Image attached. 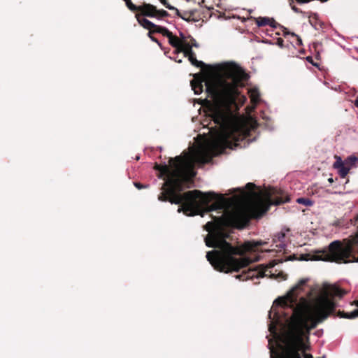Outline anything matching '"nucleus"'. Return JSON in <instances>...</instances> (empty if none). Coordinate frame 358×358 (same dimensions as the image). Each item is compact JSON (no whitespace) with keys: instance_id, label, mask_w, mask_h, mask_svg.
<instances>
[{"instance_id":"nucleus-1","label":"nucleus","mask_w":358,"mask_h":358,"mask_svg":"<svg viewBox=\"0 0 358 358\" xmlns=\"http://www.w3.org/2000/svg\"><path fill=\"white\" fill-rule=\"evenodd\" d=\"M308 281L307 278L301 279L285 296L274 302L282 308H292L293 313L280 343H277L275 349L270 348L271 358H301L302 354L310 350V331L334 311L335 304L327 296L317 299L311 305L305 297H301L297 303L298 295Z\"/></svg>"},{"instance_id":"nucleus-2","label":"nucleus","mask_w":358,"mask_h":358,"mask_svg":"<svg viewBox=\"0 0 358 358\" xmlns=\"http://www.w3.org/2000/svg\"><path fill=\"white\" fill-rule=\"evenodd\" d=\"M224 74L231 82L221 80L210 84L199 75H195L191 81L192 88L196 94L203 92V82H205L206 91L214 101V105L209 108L208 116L213 121L215 127H217V131L210 145L217 153L238 146L239 142L250 136V129L245 125L236 123L229 109L230 106L236 103L239 94L238 87L242 85L243 80L248 79V75L236 66L226 68Z\"/></svg>"},{"instance_id":"nucleus-3","label":"nucleus","mask_w":358,"mask_h":358,"mask_svg":"<svg viewBox=\"0 0 358 358\" xmlns=\"http://www.w3.org/2000/svg\"><path fill=\"white\" fill-rule=\"evenodd\" d=\"M213 222H208L203 229L208 234L204 238L206 246L218 250L208 251L207 260L213 268L220 271L229 273L238 271L248 266L251 260L249 258L234 257V255H243L246 252L255 251L258 247L264 244L262 241H247L241 246H233L227 241L230 235L226 227L243 229L250 222L248 213L243 209H237L229 212L220 217H213Z\"/></svg>"},{"instance_id":"nucleus-4","label":"nucleus","mask_w":358,"mask_h":358,"mask_svg":"<svg viewBox=\"0 0 358 358\" xmlns=\"http://www.w3.org/2000/svg\"><path fill=\"white\" fill-rule=\"evenodd\" d=\"M169 162V165L156 164L154 169L159 172L158 177L165 180L161 187L162 192L159 194L158 199L171 203L173 198L180 196L183 190V179L186 171H191L192 176H195V173L193 172V162L186 157L176 156L170 158Z\"/></svg>"},{"instance_id":"nucleus-5","label":"nucleus","mask_w":358,"mask_h":358,"mask_svg":"<svg viewBox=\"0 0 358 358\" xmlns=\"http://www.w3.org/2000/svg\"><path fill=\"white\" fill-rule=\"evenodd\" d=\"M171 203L181 204L178 211H182L187 216L200 215L215 210H224L227 200L223 194H217L213 192L203 193L200 190L187 191L180 196L173 198Z\"/></svg>"},{"instance_id":"nucleus-6","label":"nucleus","mask_w":358,"mask_h":358,"mask_svg":"<svg viewBox=\"0 0 358 358\" xmlns=\"http://www.w3.org/2000/svg\"><path fill=\"white\" fill-rule=\"evenodd\" d=\"M273 195L268 196L266 199H259L255 203V207L259 210V214L263 215L269 210L271 205H280L289 201V197L282 190H275Z\"/></svg>"},{"instance_id":"nucleus-7","label":"nucleus","mask_w":358,"mask_h":358,"mask_svg":"<svg viewBox=\"0 0 358 358\" xmlns=\"http://www.w3.org/2000/svg\"><path fill=\"white\" fill-rule=\"evenodd\" d=\"M275 264V261L273 260L266 266L264 264H260L253 269H248V272L246 273V278H263L267 275L266 272L270 273L271 278H275L274 274H272L271 271L268 270L273 268Z\"/></svg>"},{"instance_id":"nucleus-8","label":"nucleus","mask_w":358,"mask_h":358,"mask_svg":"<svg viewBox=\"0 0 358 358\" xmlns=\"http://www.w3.org/2000/svg\"><path fill=\"white\" fill-rule=\"evenodd\" d=\"M136 17L137 18L138 22L145 29L152 31L153 32H157L160 34L162 32L161 29H164V27H162L159 25H157L148 20V19L140 16L139 14L136 15Z\"/></svg>"},{"instance_id":"nucleus-9","label":"nucleus","mask_w":358,"mask_h":358,"mask_svg":"<svg viewBox=\"0 0 358 358\" xmlns=\"http://www.w3.org/2000/svg\"><path fill=\"white\" fill-rule=\"evenodd\" d=\"M354 224L357 228V233L352 236V262H358V215L354 217Z\"/></svg>"},{"instance_id":"nucleus-10","label":"nucleus","mask_w":358,"mask_h":358,"mask_svg":"<svg viewBox=\"0 0 358 358\" xmlns=\"http://www.w3.org/2000/svg\"><path fill=\"white\" fill-rule=\"evenodd\" d=\"M161 31L162 32L160 34L169 38V44L175 48L176 49V52H177L178 48L181 45L182 38H179L178 36H174L173 33L166 27L161 29Z\"/></svg>"},{"instance_id":"nucleus-11","label":"nucleus","mask_w":358,"mask_h":358,"mask_svg":"<svg viewBox=\"0 0 358 358\" xmlns=\"http://www.w3.org/2000/svg\"><path fill=\"white\" fill-rule=\"evenodd\" d=\"M255 22L259 27L269 25L273 28L280 27L285 29V27L278 23L273 18H270L268 17H259L256 19Z\"/></svg>"},{"instance_id":"nucleus-12","label":"nucleus","mask_w":358,"mask_h":358,"mask_svg":"<svg viewBox=\"0 0 358 358\" xmlns=\"http://www.w3.org/2000/svg\"><path fill=\"white\" fill-rule=\"evenodd\" d=\"M345 294H346V292L343 289H341V288H339L338 287H336V286H332V287H330L328 293L324 294V295H322V296H327L330 300H331L334 303V304H335V309H334V310H336V304L334 301V300L329 297V295L331 296L342 297ZM320 297H322V296H320ZM319 298H320V296H319ZM317 299H318V297H317ZM316 299H317V298L315 300H316ZM315 301H314L313 302H315ZM334 312H335V311H334ZM334 313H332V315H334ZM330 315H331V314Z\"/></svg>"},{"instance_id":"nucleus-13","label":"nucleus","mask_w":358,"mask_h":358,"mask_svg":"<svg viewBox=\"0 0 358 358\" xmlns=\"http://www.w3.org/2000/svg\"><path fill=\"white\" fill-rule=\"evenodd\" d=\"M141 15L150 17H155L157 13V7L150 3H143L140 8Z\"/></svg>"},{"instance_id":"nucleus-14","label":"nucleus","mask_w":358,"mask_h":358,"mask_svg":"<svg viewBox=\"0 0 358 358\" xmlns=\"http://www.w3.org/2000/svg\"><path fill=\"white\" fill-rule=\"evenodd\" d=\"M182 36L181 45L178 48L176 52H183L184 55L189 53V52L192 51V45H190V42H189L185 36H184L182 34H180Z\"/></svg>"},{"instance_id":"nucleus-15","label":"nucleus","mask_w":358,"mask_h":358,"mask_svg":"<svg viewBox=\"0 0 358 358\" xmlns=\"http://www.w3.org/2000/svg\"><path fill=\"white\" fill-rule=\"evenodd\" d=\"M308 21L315 29H320L323 27L324 24L319 20L317 13H310L308 15Z\"/></svg>"},{"instance_id":"nucleus-16","label":"nucleus","mask_w":358,"mask_h":358,"mask_svg":"<svg viewBox=\"0 0 358 358\" xmlns=\"http://www.w3.org/2000/svg\"><path fill=\"white\" fill-rule=\"evenodd\" d=\"M184 56L188 57V59L191 64L196 67L203 68L206 66V64L203 62L196 59V55L193 50L189 52V53L185 55Z\"/></svg>"},{"instance_id":"nucleus-17","label":"nucleus","mask_w":358,"mask_h":358,"mask_svg":"<svg viewBox=\"0 0 358 358\" xmlns=\"http://www.w3.org/2000/svg\"><path fill=\"white\" fill-rule=\"evenodd\" d=\"M159 1L166 8L171 10H175L177 16L181 17L182 19H183L185 20H187V19L185 17L187 13H185L184 15H182L181 13H180V11L176 7L171 6L167 1V0H159Z\"/></svg>"},{"instance_id":"nucleus-18","label":"nucleus","mask_w":358,"mask_h":358,"mask_svg":"<svg viewBox=\"0 0 358 358\" xmlns=\"http://www.w3.org/2000/svg\"><path fill=\"white\" fill-rule=\"evenodd\" d=\"M338 315L340 317L347 318V319H354L358 317V309L353 310L351 313H345L343 311H339L338 313Z\"/></svg>"},{"instance_id":"nucleus-19","label":"nucleus","mask_w":358,"mask_h":358,"mask_svg":"<svg viewBox=\"0 0 358 358\" xmlns=\"http://www.w3.org/2000/svg\"><path fill=\"white\" fill-rule=\"evenodd\" d=\"M358 162V157L355 156H350L345 159V165L349 167L350 170L352 167L356 166V164Z\"/></svg>"},{"instance_id":"nucleus-20","label":"nucleus","mask_w":358,"mask_h":358,"mask_svg":"<svg viewBox=\"0 0 358 358\" xmlns=\"http://www.w3.org/2000/svg\"><path fill=\"white\" fill-rule=\"evenodd\" d=\"M296 202L306 206H311L313 204V202L310 199L303 197L298 198Z\"/></svg>"},{"instance_id":"nucleus-21","label":"nucleus","mask_w":358,"mask_h":358,"mask_svg":"<svg viewBox=\"0 0 358 358\" xmlns=\"http://www.w3.org/2000/svg\"><path fill=\"white\" fill-rule=\"evenodd\" d=\"M338 174L342 178H345L347 175L348 174L350 169L348 166H346L344 165L343 166L341 167L338 169Z\"/></svg>"},{"instance_id":"nucleus-22","label":"nucleus","mask_w":358,"mask_h":358,"mask_svg":"<svg viewBox=\"0 0 358 358\" xmlns=\"http://www.w3.org/2000/svg\"><path fill=\"white\" fill-rule=\"evenodd\" d=\"M285 238V234L284 232H279L274 236L273 241L277 242L279 241L280 243H284Z\"/></svg>"},{"instance_id":"nucleus-23","label":"nucleus","mask_w":358,"mask_h":358,"mask_svg":"<svg viewBox=\"0 0 358 358\" xmlns=\"http://www.w3.org/2000/svg\"><path fill=\"white\" fill-rule=\"evenodd\" d=\"M169 16V13L165 10H157V13H156V16L155 17L158 18V19H162L163 17H168Z\"/></svg>"},{"instance_id":"nucleus-24","label":"nucleus","mask_w":358,"mask_h":358,"mask_svg":"<svg viewBox=\"0 0 358 358\" xmlns=\"http://www.w3.org/2000/svg\"><path fill=\"white\" fill-rule=\"evenodd\" d=\"M126 5L128 7V8L129 10H131V11H134V12L138 11V12H140L141 6H136L131 1L127 2V3Z\"/></svg>"},{"instance_id":"nucleus-25","label":"nucleus","mask_w":358,"mask_h":358,"mask_svg":"<svg viewBox=\"0 0 358 358\" xmlns=\"http://www.w3.org/2000/svg\"><path fill=\"white\" fill-rule=\"evenodd\" d=\"M345 165V161H342L341 157H338L337 160L334 164V167L336 169H340L341 167Z\"/></svg>"},{"instance_id":"nucleus-26","label":"nucleus","mask_w":358,"mask_h":358,"mask_svg":"<svg viewBox=\"0 0 358 358\" xmlns=\"http://www.w3.org/2000/svg\"><path fill=\"white\" fill-rule=\"evenodd\" d=\"M289 5L292 8V9L295 12V13H301L302 11L300 10L299 8H298L295 5H294V0H290L289 1Z\"/></svg>"},{"instance_id":"nucleus-27","label":"nucleus","mask_w":358,"mask_h":358,"mask_svg":"<svg viewBox=\"0 0 358 358\" xmlns=\"http://www.w3.org/2000/svg\"><path fill=\"white\" fill-rule=\"evenodd\" d=\"M155 32L152 31H150L148 33V37L154 42L157 43L159 45H160V43L159 42V41L154 36H152V34H154Z\"/></svg>"},{"instance_id":"nucleus-28","label":"nucleus","mask_w":358,"mask_h":358,"mask_svg":"<svg viewBox=\"0 0 358 358\" xmlns=\"http://www.w3.org/2000/svg\"><path fill=\"white\" fill-rule=\"evenodd\" d=\"M188 38H189V39H190L189 42H190V45H192V48L193 47H196V48L199 47V44L197 43V42L196 41V40L194 38H192L190 36Z\"/></svg>"},{"instance_id":"nucleus-29","label":"nucleus","mask_w":358,"mask_h":358,"mask_svg":"<svg viewBox=\"0 0 358 358\" xmlns=\"http://www.w3.org/2000/svg\"><path fill=\"white\" fill-rule=\"evenodd\" d=\"M134 185L136 188H138V189H143V188H147L148 187V185H143L141 184V182H135L134 183Z\"/></svg>"},{"instance_id":"nucleus-30","label":"nucleus","mask_w":358,"mask_h":358,"mask_svg":"<svg viewBox=\"0 0 358 358\" xmlns=\"http://www.w3.org/2000/svg\"><path fill=\"white\" fill-rule=\"evenodd\" d=\"M245 187L249 191H253L255 189V188L256 187V186L254 183L248 182V183H247Z\"/></svg>"},{"instance_id":"nucleus-31","label":"nucleus","mask_w":358,"mask_h":358,"mask_svg":"<svg viewBox=\"0 0 358 358\" xmlns=\"http://www.w3.org/2000/svg\"><path fill=\"white\" fill-rule=\"evenodd\" d=\"M302 357H303V358H313V355L308 353L302 354Z\"/></svg>"},{"instance_id":"nucleus-32","label":"nucleus","mask_w":358,"mask_h":358,"mask_svg":"<svg viewBox=\"0 0 358 358\" xmlns=\"http://www.w3.org/2000/svg\"><path fill=\"white\" fill-rule=\"evenodd\" d=\"M306 60H307L308 62H310L311 64H313V65L317 66L316 64H315L313 63V58H312L311 57H310V56H309V57H306Z\"/></svg>"},{"instance_id":"nucleus-33","label":"nucleus","mask_w":358,"mask_h":358,"mask_svg":"<svg viewBox=\"0 0 358 358\" xmlns=\"http://www.w3.org/2000/svg\"><path fill=\"white\" fill-rule=\"evenodd\" d=\"M278 44L280 46L283 45V40L281 38L278 39Z\"/></svg>"},{"instance_id":"nucleus-34","label":"nucleus","mask_w":358,"mask_h":358,"mask_svg":"<svg viewBox=\"0 0 358 358\" xmlns=\"http://www.w3.org/2000/svg\"><path fill=\"white\" fill-rule=\"evenodd\" d=\"M269 331L271 332H273V331H275V327L274 326H273L272 324H270L269 325Z\"/></svg>"},{"instance_id":"nucleus-35","label":"nucleus","mask_w":358,"mask_h":358,"mask_svg":"<svg viewBox=\"0 0 358 358\" xmlns=\"http://www.w3.org/2000/svg\"><path fill=\"white\" fill-rule=\"evenodd\" d=\"M354 105L358 108V96H357V98L355 99V100L354 101Z\"/></svg>"},{"instance_id":"nucleus-36","label":"nucleus","mask_w":358,"mask_h":358,"mask_svg":"<svg viewBox=\"0 0 358 358\" xmlns=\"http://www.w3.org/2000/svg\"><path fill=\"white\" fill-rule=\"evenodd\" d=\"M354 303L358 307V300L355 301Z\"/></svg>"},{"instance_id":"nucleus-37","label":"nucleus","mask_w":358,"mask_h":358,"mask_svg":"<svg viewBox=\"0 0 358 358\" xmlns=\"http://www.w3.org/2000/svg\"><path fill=\"white\" fill-rule=\"evenodd\" d=\"M329 182H333V179H332L331 178H329Z\"/></svg>"},{"instance_id":"nucleus-38","label":"nucleus","mask_w":358,"mask_h":358,"mask_svg":"<svg viewBox=\"0 0 358 358\" xmlns=\"http://www.w3.org/2000/svg\"><path fill=\"white\" fill-rule=\"evenodd\" d=\"M124 1H125L126 4L127 3V2L130 1L131 0H123Z\"/></svg>"},{"instance_id":"nucleus-39","label":"nucleus","mask_w":358,"mask_h":358,"mask_svg":"<svg viewBox=\"0 0 358 358\" xmlns=\"http://www.w3.org/2000/svg\"><path fill=\"white\" fill-rule=\"evenodd\" d=\"M299 43H301V40L299 38Z\"/></svg>"},{"instance_id":"nucleus-40","label":"nucleus","mask_w":358,"mask_h":358,"mask_svg":"<svg viewBox=\"0 0 358 358\" xmlns=\"http://www.w3.org/2000/svg\"><path fill=\"white\" fill-rule=\"evenodd\" d=\"M318 358H324V357H318Z\"/></svg>"}]
</instances>
